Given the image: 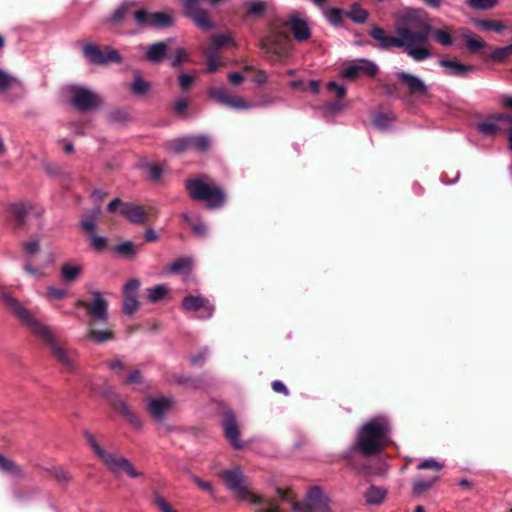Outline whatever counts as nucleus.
Masks as SVG:
<instances>
[{
    "instance_id": "f257e3e1",
    "label": "nucleus",
    "mask_w": 512,
    "mask_h": 512,
    "mask_svg": "<svg viewBox=\"0 0 512 512\" xmlns=\"http://www.w3.org/2000/svg\"><path fill=\"white\" fill-rule=\"evenodd\" d=\"M397 37L388 35L384 29L374 25L369 35L379 42V49L389 50L392 47L402 49L416 62H422L432 57L428 48V31H413L407 26L397 28Z\"/></svg>"
},
{
    "instance_id": "f03ea898",
    "label": "nucleus",
    "mask_w": 512,
    "mask_h": 512,
    "mask_svg": "<svg viewBox=\"0 0 512 512\" xmlns=\"http://www.w3.org/2000/svg\"><path fill=\"white\" fill-rule=\"evenodd\" d=\"M0 298L11 309V311L25 324L34 334L42 338L49 346L52 355L68 370L75 369L74 353L68 352L54 338L50 327L37 320L23 304L6 291H0Z\"/></svg>"
},
{
    "instance_id": "7ed1b4c3",
    "label": "nucleus",
    "mask_w": 512,
    "mask_h": 512,
    "mask_svg": "<svg viewBox=\"0 0 512 512\" xmlns=\"http://www.w3.org/2000/svg\"><path fill=\"white\" fill-rule=\"evenodd\" d=\"M391 426L385 416H376L362 425L356 434L355 443L349 451L342 454L348 458L352 450H358L365 456L380 454L390 442Z\"/></svg>"
},
{
    "instance_id": "20e7f679",
    "label": "nucleus",
    "mask_w": 512,
    "mask_h": 512,
    "mask_svg": "<svg viewBox=\"0 0 512 512\" xmlns=\"http://www.w3.org/2000/svg\"><path fill=\"white\" fill-rule=\"evenodd\" d=\"M185 187L193 200L203 201L209 209L220 208L226 200L225 193L219 186H210L202 179H189Z\"/></svg>"
},
{
    "instance_id": "39448f33",
    "label": "nucleus",
    "mask_w": 512,
    "mask_h": 512,
    "mask_svg": "<svg viewBox=\"0 0 512 512\" xmlns=\"http://www.w3.org/2000/svg\"><path fill=\"white\" fill-rule=\"evenodd\" d=\"M69 103L80 112L96 109L101 104V99L91 89L84 85H70L66 88Z\"/></svg>"
},
{
    "instance_id": "423d86ee",
    "label": "nucleus",
    "mask_w": 512,
    "mask_h": 512,
    "mask_svg": "<svg viewBox=\"0 0 512 512\" xmlns=\"http://www.w3.org/2000/svg\"><path fill=\"white\" fill-rule=\"evenodd\" d=\"M208 96L218 104L227 106L232 109L237 110H246L253 107H260L264 105H269L274 102L273 99L267 100L265 102L249 104L244 101L243 98L239 96H230L227 89L224 87H212L208 90Z\"/></svg>"
},
{
    "instance_id": "0eeeda50",
    "label": "nucleus",
    "mask_w": 512,
    "mask_h": 512,
    "mask_svg": "<svg viewBox=\"0 0 512 512\" xmlns=\"http://www.w3.org/2000/svg\"><path fill=\"white\" fill-rule=\"evenodd\" d=\"M329 508V499L319 486L312 487L306 494L303 504L294 502L293 512H320Z\"/></svg>"
},
{
    "instance_id": "6e6552de",
    "label": "nucleus",
    "mask_w": 512,
    "mask_h": 512,
    "mask_svg": "<svg viewBox=\"0 0 512 512\" xmlns=\"http://www.w3.org/2000/svg\"><path fill=\"white\" fill-rule=\"evenodd\" d=\"M221 477L226 488L234 495L235 498L244 500L252 496L244 483L243 472L240 467H234L221 473Z\"/></svg>"
},
{
    "instance_id": "1a4fd4ad",
    "label": "nucleus",
    "mask_w": 512,
    "mask_h": 512,
    "mask_svg": "<svg viewBox=\"0 0 512 512\" xmlns=\"http://www.w3.org/2000/svg\"><path fill=\"white\" fill-rule=\"evenodd\" d=\"M378 72L377 65L366 58H358L350 61L339 73L340 77L354 81L361 74L373 77Z\"/></svg>"
},
{
    "instance_id": "9d476101",
    "label": "nucleus",
    "mask_w": 512,
    "mask_h": 512,
    "mask_svg": "<svg viewBox=\"0 0 512 512\" xmlns=\"http://www.w3.org/2000/svg\"><path fill=\"white\" fill-rule=\"evenodd\" d=\"M83 54L89 62L97 65L107 63H121L123 58L115 49L107 47L102 51L96 44L87 43L83 46Z\"/></svg>"
},
{
    "instance_id": "9b49d317",
    "label": "nucleus",
    "mask_w": 512,
    "mask_h": 512,
    "mask_svg": "<svg viewBox=\"0 0 512 512\" xmlns=\"http://www.w3.org/2000/svg\"><path fill=\"white\" fill-rule=\"evenodd\" d=\"M211 145V139L208 135H187L173 140L170 150L174 153H180L187 149H193L197 152H206Z\"/></svg>"
},
{
    "instance_id": "f8f14e48",
    "label": "nucleus",
    "mask_w": 512,
    "mask_h": 512,
    "mask_svg": "<svg viewBox=\"0 0 512 512\" xmlns=\"http://www.w3.org/2000/svg\"><path fill=\"white\" fill-rule=\"evenodd\" d=\"M102 462L107 469L116 476H119L121 473H126L130 478L142 476V473L139 472L126 457L116 456L114 453L108 452L102 458Z\"/></svg>"
},
{
    "instance_id": "ddd939ff",
    "label": "nucleus",
    "mask_w": 512,
    "mask_h": 512,
    "mask_svg": "<svg viewBox=\"0 0 512 512\" xmlns=\"http://www.w3.org/2000/svg\"><path fill=\"white\" fill-rule=\"evenodd\" d=\"M182 307L188 312H198V318L208 319L214 313V305L202 296L187 295L182 301Z\"/></svg>"
},
{
    "instance_id": "4468645a",
    "label": "nucleus",
    "mask_w": 512,
    "mask_h": 512,
    "mask_svg": "<svg viewBox=\"0 0 512 512\" xmlns=\"http://www.w3.org/2000/svg\"><path fill=\"white\" fill-rule=\"evenodd\" d=\"M103 395L107 398L109 403L120 410V412L125 416L127 421L136 429H140L143 426L141 419L135 414L129 406L119 398V396L113 391L112 387H107L103 391Z\"/></svg>"
},
{
    "instance_id": "2eb2a0df",
    "label": "nucleus",
    "mask_w": 512,
    "mask_h": 512,
    "mask_svg": "<svg viewBox=\"0 0 512 512\" xmlns=\"http://www.w3.org/2000/svg\"><path fill=\"white\" fill-rule=\"evenodd\" d=\"M14 91L15 96H9L10 101H16L25 94V87L20 79L0 68V95H8Z\"/></svg>"
},
{
    "instance_id": "dca6fc26",
    "label": "nucleus",
    "mask_w": 512,
    "mask_h": 512,
    "mask_svg": "<svg viewBox=\"0 0 512 512\" xmlns=\"http://www.w3.org/2000/svg\"><path fill=\"white\" fill-rule=\"evenodd\" d=\"M92 300L88 304L91 316L98 322L106 324L108 322V302L99 290L91 292Z\"/></svg>"
},
{
    "instance_id": "f3484780",
    "label": "nucleus",
    "mask_w": 512,
    "mask_h": 512,
    "mask_svg": "<svg viewBox=\"0 0 512 512\" xmlns=\"http://www.w3.org/2000/svg\"><path fill=\"white\" fill-rule=\"evenodd\" d=\"M395 76L411 93L420 96L427 94L428 87L420 77L405 71H398L395 73Z\"/></svg>"
},
{
    "instance_id": "a211bd4d",
    "label": "nucleus",
    "mask_w": 512,
    "mask_h": 512,
    "mask_svg": "<svg viewBox=\"0 0 512 512\" xmlns=\"http://www.w3.org/2000/svg\"><path fill=\"white\" fill-rule=\"evenodd\" d=\"M173 400L170 397H156L147 399V409L158 422L165 420L166 413L172 408Z\"/></svg>"
},
{
    "instance_id": "6ab92c4d",
    "label": "nucleus",
    "mask_w": 512,
    "mask_h": 512,
    "mask_svg": "<svg viewBox=\"0 0 512 512\" xmlns=\"http://www.w3.org/2000/svg\"><path fill=\"white\" fill-rule=\"evenodd\" d=\"M288 24L294 35V38L299 42L307 41L311 36V30L305 17L300 13H294L289 16Z\"/></svg>"
},
{
    "instance_id": "aec40b11",
    "label": "nucleus",
    "mask_w": 512,
    "mask_h": 512,
    "mask_svg": "<svg viewBox=\"0 0 512 512\" xmlns=\"http://www.w3.org/2000/svg\"><path fill=\"white\" fill-rule=\"evenodd\" d=\"M224 433L225 437L229 441V443L235 449H241L243 444L240 440V431L235 418V415L232 411H227L225 413V421H224Z\"/></svg>"
},
{
    "instance_id": "412c9836",
    "label": "nucleus",
    "mask_w": 512,
    "mask_h": 512,
    "mask_svg": "<svg viewBox=\"0 0 512 512\" xmlns=\"http://www.w3.org/2000/svg\"><path fill=\"white\" fill-rule=\"evenodd\" d=\"M172 38L152 43L146 48L145 60L152 64H158L164 61L169 50V43Z\"/></svg>"
},
{
    "instance_id": "4be33fe9",
    "label": "nucleus",
    "mask_w": 512,
    "mask_h": 512,
    "mask_svg": "<svg viewBox=\"0 0 512 512\" xmlns=\"http://www.w3.org/2000/svg\"><path fill=\"white\" fill-rule=\"evenodd\" d=\"M120 213L130 223L142 224L147 218V214L144 208L134 202H124L121 204Z\"/></svg>"
},
{
    "instance_id": "5701e85b",
    "label": "nucleus",
    "mask_w": 512,
    "mask_h": 512,
    "mask_svg": "<svg viewBox=\"0 0 512 512\" xmlns=\"http://www.w3.org/2000/svg\"><path fill=\"white\" fill-rule=\"evenodd\" d=\"M33 209L31 202H15L9 205L8 212L17 226H24Z\"/></svg>"
},
{
    "instance_id": "b1692460",
    "label": "nucleus",
    "mask_w": 512,
    "mask_h": 512,
    "mask_svg": "<svg viewBox=\"0 0 512 512\" xmlns=\"http://www.w3.org/2000/svg\"><path fill=\"white\" fill-rule=\"evenodd\" d=\"M439 65L446 69V71L453 76L464 77L470 72H474L477 68L473 65H466L454 60H439Z\"/></svg>"
},
{
    "instance_id": "393cba45",
    "label": "nucleus",
    "mask_w": 512,
    "mask_h": 512,
    "mask_svg": "<svg viewBox=\"0 0 512 512\" xmlns=\"http://www.w3.org/2000/svg\"><path fill=\"white\" fill-rule=\"evenodd\" d=\"M460 36L464 39L466 48L471 53H476L481 51L485 43L478 36H476L469 29L463 28L460 30Z\"/></svg>"
},
{
    "instance_id": "a878e982",
    "label": "nucleus",
    "mask_w": 512,
    "mask_h": 512,
    "mask_svg": "<svg viewBox=\"0 0 512 512\" xmlns=\"http://www.w3.org/2000/svg\"><path fill=\"white\" fill-rule=\"evenodd\" d=\"M421 31H428V36L430 34H433L436 41L445 47H450L453 45L452 36L450 33V29L448 27L446 28H433L431 26H426Z\"/></svg>"
},
{
    "instance_id": "bb28decb",
    "label": "nucleus",
    "mask_w": 512,
    "mask_h": 512,
    "mask_svg": "<svg viewBox=\"0 0 512 512\" xmlns=\"http://www.w3.org/2000/svg\"><path fill=\"white\" fill-rule=\"evenodd\" d=\"M387 490L383 487L370 486L365 492L364 497L368 504L379 505L386 498Z\"/></svg>"
},
{
    "instance_id": "cd10ccee",
    "label": "nucleus",
    "mask_w": 512,
    "mask_h": 512,
    "mask_svg": "<svg viewBox=\"0 0 512 512\" xmlns=\"http://www.w3.org/2000/svg\"><path fill=\"white\" fill-rule=\"evenodd\" d=\"M497 122L502 121L494 120L492 115L487 121L477 123L476 128L478 132L483 136L493 137L501 130V127L497 124Z\"/></svg>"
},
{
    "instance_id": "c85d7f7f",
    "label": "nucleus",
    "mask_w": 512,
    "mask_h": 512,
    "mask_svg": "<svg viewBox=\"0 0 512 512\" xmlns=\"http://www.w3.org/2000/svg\"><path fill=\"white\" fill-rule=\"evenodd\" d=\"M100 207L97 206L93 209V211L91 212V214L82 219L80 221V227L86 231L89 236H91L92 234H95L96 233V222H97V219H98V216L100 215Z\"/></svg>"
},
{
    "instance_id": "c756f323",
    "label": "nucleus",
    "mask_w": 512,
    "mask_h": 512,
    "mask_svg": "<svg viewBox=\"0 0 512 512\" xmlns=\"http://www.w3.org/2000/svg\"><path fill=\"white\" fill-rule=\"evenodd\" d=\"M322 13L333 26H341L343 16L346 15V12L335 7H322Z\"/></svg>"
},
{
    "instance_id": "7c9ffc66",
    "label": "nucleus",
    "mask_w": 512,
    "mask_h": 512,
    "mask_svg": "<svg viewBox=\"0 0 512 512\" xmlns=\"http://www.w3.org/2000/svg\"><path fill=\"white\" fill-rule=\"evenodd\" d=\"M150 23L154 28H168L173 25V17L168 12H155Z\"/></svg>"
},
{
    "instance_id": "2f4dec72",
    "label": "nucleus",
    "mask_w": 512,
    "mask_h": 512,
    "mask_svg": "<svg viewBox=\"0 0 512 512\" xmlns=\"http://www.w3.org/2000/svg\"><path fill=\"white\" fill-rule=\"evenodd\" d=\"M147 298L150 302L155 303L166 297L169 292L167 284H159L146 289Z\"/></svg>"
},
{
    "instance_id": "473e14b6",
    "label": "nucleus",
    "mask_w": 512,
    "mask_h": 512,
    "mask_svg": "<svg viewBox=\"0 0 512 512\" xmlns=\"http://www.w3.org/2000/svg\"><path fill=\"white\" fill-rule=\"evenodd\" d=\"M88 338L96 344H102L115 339L113 332L108 329H91Z\"/></svg>"
},
{
    "instance_id": "72a5a7b5",
    "label": "nucleus",
    "mask_w": 512,
    "mask_h": 512,
    "mask_svg": "<svg viewBox=\"0 0 512 512\" xmlns=\"http://www.w3.org/2000/svg\"><path fill=\"white\" fill-rule=\"evenodd\" d=\"M346 16L351 19L353 22L362 24L368 18V12L363 9L360 4L354 3L350 10L346 12Z\"/></svg>"
},
{
    "instance_id": "f704fd0d",
    "label": "nucleus",
    "mask_w": 512,
    "mask_h": 512,
    "mask_svg": "<svg viewBox=\"0 0 512 512\" xmlns=\"http://www.w3.org/2000/svg\"><path fill=\"white\" fill-rule=\"evenodd\" d=\"M394 121L395 116L393 113H379L373 119L374 125L381 131L388 130Z\"/></svg>"
},
{
    "instance_id": "c9c22d12",
    "label": "nucleus",
    "mask_w": 512,
    "mask_h": 512,
    "mask_svg": "<svg viewBox=\"0 0 512 512\" xmlns=\"http://www.w3.org/2000/svg\"><path fill=\"white\" fill-rule=\"evenodd\" d=\"M81 268L78 265L64 264L61 267V277L65 282H73L80 275Z\"/></svg>"
},
{
    "instance_id": "e433bc0d",
    "label": "nucleus",
    "mask_w": 512,
    "mask_h": 512,
    "mask_svg": "<svg viewBox=\"0 0 512 512\" xmlns=\"http://www.w3.org/2000/svg\"><path fill=\"white\" fill-rule=\"evenodd\" d=\"M494 120H501L506 124L505 134L508 139V148L512 152V115L498 113L493 115Z\"/></svg>"
},
{
    "instance_id": "4c0bfd02",
    "label": "nucleus",
    "mask_w": 512,
    "mask_h": 512,
    "mask_svg": "<svg viewBox=\"0 0 512 512\" xmlns=\"http://www.w3.org/2000/svg\"><path fill=\"white\" fill-rule=\"evenodd\" d=\"M150 84L146 82L141 76H136L131 85V91L136 96H142L149 92Z\"/></svg>"
},
{
    "instance_id": "58836bf2",
    "label": "nucleus",
    "mask_w": 512,
    "mask_h": 512,
    "mask_svg": "<svg viewBox=\"0 0 512 512\" xmlns=\"http://www.w3.org/2000/svg\"><path fill=\"white\" fill-rule=\"evenodd\" d=\"M114 251L123 257L132 259L136 255L135 247L132 241H124L115 246Z\"/></svg>"
},
{
    "instance_id": "ea45409f",
    "label": "nucleus",
    "mask_w": 512,
    "mask_h": 512,
    "mask_svg": "<svg viewBox=\"0 0 512 512\" xmlns=\"http://www.w3.org/2000/svg\"><path fill=\"white\" fill-rule=\"evenodd\" d=\"M192 265L190 258H178L171 263L167 269V273H179L185 270H189Z\"/></svg>"
},
{
    "instance_id": "a19ab883",
    "label": "nucleus",
    "mask_w": 512,
    "mask_h": 512,
    "mask_svg": "<svg viewBox=\"0 0 512 512\" xmlns=\"http://www.w3.org/2000/svg\"><path fill=\"white\" fill-rule=\"evenodd\" d=\"M475 24L478 28L485 31L493 30L497 33H501L504 29L503 23L497 20H477Z\"/></svg>"
},
{
    "instance_id": "79ce46f5",
    "label": "nucleus",
    "mask_w": 512,
    "mask_h": 512,
    "mask_svg": "<svg viewBox=\"0 0 512 512\" xmlns=\"http://www.w3.org/2000/svg\"><path fill=\"white\" fill-rule=\"evenodd\" d=\"M437 476L429 477V478H420L417 479L412 486V490L415 494H421L424 491L428 490L437 480Z\"/></svg>"
},
{
    "instance_id": "37998d69",
    "label": "nucleus",
    "mask_w": 512,
    "mask_h": 512,
    "mask_svg": "<svg viewBox=\"0 0 512 512\" xmlns=\"http://www.w3.org/2000/svg\"><path fill=\"white\" fill-rule=\"evenodd\" d=\"M189 60V55L183 47H178L174 54L170 57L169 63L171 67H180L184 62Z\"/></svg>"
},
{
    "instance_id": "c03bdc74",
    "label": "nucleus",
    "mask_w": 512,
    "mask_h": 512,
    "mask_svg": "<svg viewBox=\"0 0 512 512\" xmlns=\"http://www.w3.org/2000/svg\"><path fill=\"white\" fill-rule=\"evenodd\" d=\"M139 307L138 297L135 295L124 296L122 312L125 315H132Z\"/></svg>"
},
{
    "instance_id": "a18cd8bd",
    "label": "nucleus",
    "mask_w": 512,
    "mask_h": 512,
    "mask_svg": "<svg viewBox=\"0 0 512 512\" xmlns=\"http://www.w3.org/2000/svg\"><path fill=\"white\" fill-rule=\"evenodd\" d=\"M83 436L85 437V439L87 440V442L89 443L91 449L93 450V452L102 460V458L108 453L107 451H105L96 441L95 437L88 431V430H84L83 431Z\"/></svg>"
},
{
    "instance_id": "49530a36",
    "label": "nucleus",
    "mask_w": 512,
    "mask_h": 512,
    "mask_svg": "<svg viewBox=\"0 0 512 512\" xmlns=\"http://www.w3.org/2000/svg\"><path fill=\"white\" fill-rule=\"evenodd\" d=\"M83 436L85 437V439L87 440V442L89 443L91 449L93 450V452L102 460V458L108 453L107 451H105L96 441L95 437L88 431V430H84L83 431Z\"/></svg>"
},
{
    "instance_id": "de8ad7c7",
    "label": "nucleus",
    "mask_w": 512,
    "mask_h": 512,
    "mask_svg": "<svg viewBox=\"0 0 512 512\" xmlns=\"http://www.w3.org/2000/svg\"><path fill=\"white\" fill-rule=\"evenodd\" d=\"M0 469L3 472H7L13 475H19V467L10 459L6 458L3 454H0Z\"/></svg>"
},
{
    "instance_id": "09e8293b",
    "label": "nucleus",
    "mask_w": 512,
    "mask_h": 512,
    "mask_svg": "<svg viewBox=\"0 0 512 512\" xmlns=\"http://www.w3.org/2000/svg\"><path fill=\"white\" fill-rule=\"evenodd\" d=\"M133 17L139 26L151 27L152 13L146 10H137L133 13Z\"/></svg>"
},
{
    "instance_id": "8fccbe9b",
    "label": "nucleus",
    "mask_w": 512,
    "mask_h": 512,
    "mask_svg": "<svg viewBox=\"0 0 512 512\" xmlns=\"http://www.w3.org/2000/svg\"><path fill=\"white\" fill-rule=\"evenodd\" d=\"M143 168L146 170L151 181L158 182L161 179L163 174V168L161 166L147 163L143 165Z\"/></svg>"
},
{
    "instance_id": "3c124183",
    "label": "nucleus",
    "mask_w": 512,
    "mask_h": 512,
    "mask_svg": "<svg viewBox=\"0 0 512 512\" xmlns=\"http://www.w3.org/2000/svg\"><path fill=\"white\" fill-rule=\"evenodd\" d=\"M90 238V245L92 249H94L97 252H101L106 249L107 247V238L104 236H100L97 233L92 234L89 236Z\"/></svg>"
},
{
    "instance_id": "603ef678",
    "label": "nucleus",
    "mask_w": 512,
    "mask_h": 512,
    "mask_svg": "<svg viewBox=\"0 0 512 512\" xmlns=\"http://www.w3.org/2000/svg\"><path fill=\"white\" fill-rule=\"evenodd\" d=\"M140 281L136 278H132L124 284L123 296L135 295L138 297V290L140 288Z\"/></svg>"
},
{
    "instance_id": "864d4df0",
    "label": "nucleus",
    "mask_w": 512,
    "mask_h": 512,
    "mask_svg": "<svg viewBox=\"0 0 512 512\" xmlns=\"http://www.w3.org/2000/svg\"><path fill=\"white\" fill-rule=\"evenodd\" d=\"M498 0H466V3L476 10H488L496 5Z\"/></svg>"
},
{
    "instance_id": "5fc2aeb1",
    "label": "nucleus",
    "mask_w": 512,
    "mask_h": 512,
    "mask_svg": "<svg viewBox=\"0 0 512 512\" xmlns=\"http://www.w3.org/2000/svg\"><path fill=\"white\" fill-rule=\"evenodd\" d=\"M171 381L179 384V385H184V384H188L190 385L192 388L194 389H198L201 387V380L200 379H193V378H190V377H186V376H183V375H179V376H174Z\"/></svg>"
},
{
    "instance_id": "6e6d98bb",
    "label": "nucleus",
    "mask_w": 512,
    "mask_h": 512,
    "mask_svg": "<svg viewBox=\"0 0 512 512\" xmlns=\"http://www.w3.org/2000/svg\"><path fill=\"white\" fill-rule=\"evenodd\" d=\"M68 294V290L64 288H55L53 286H50L47 288L46 291V298L49 301H55L58 299H61L65 297Z\"/></svg>"
},
{
    "instance_id": "4d7b16f0",
    "label": "nucleus",
    "mask_w": 512,
    "mask_h": 512,
    "mask_svg": "<svg viewBox=\"0 0 512 512\" xmlns=\"http://www.w3.org/2000/svg\"><path fill=\"white\" fill-rule=\"evenodd\" d=\"M231 40V37L227 34H218L212 37V47L211 49L213 51H217L218 49L225 46L227 43H229Z\"/></svg>"
},
{
    "instance_id": "13d9d810",
    "label": "nucleus",
    "mask_w": 512,
    "mask_h": 512,
    "mask_svg": "<svg viewBox=\"0 0 512 512\" xmlns=\"http://www.w3.org/2000/svg\"><path fill=\"white\" fill-rule=\"evenodd\" d=\"M191 230L194 234L200 237H205L208 232L205 223L202 221L199 215L195 216V223L192 225Z\"/></svg>"
},
{
    "instance_id": "bf43d9fd",
    "label": "nucleus",
    "mask_w": 512,
    "mask_h": 512,
    "mask_svg": "<svg viewBox=\"0 0 512 512\" xmlns=\"http://www.w3.org/2000/svg\"><path fill=\"white\" fill-rule=\"evenodd\" d=\"M511 54H512V43L507 46L495 49L492 52V57L495 60L501 61Z\"/></svg>"
},
{
    "instance_id": "052dcab7",
    "label": "nucleus",
    "mask_w": 512,
    "mask_h": 512,
    "mask_svg": "<svg viewBox=\"0 0 512 512\" xmlns=\"http://www.w3.org/2000/svg\"><path fill=\"white\" fill-rule=\"evenodd\" d=\"M247 7L250 13L254 15H261L265 11V5L259 0H250L247 2Z\"/></svg>"
},
{
    "instance_id": "680f3d73",
    "label": "nucleus",
    "mask_w": 512,
    "mask_h": 512,
    "mask_svg": "<svg viewBox=\"0 0 512 512\" xmlns=\"http://www.w3.org/2000/svg\"><path fill=\"white\" fill-rule=\"evenodd\" d=\"M191 479L194 481V483L204 491L208 492L210 495H214V488L210 482L201 480L198 476L191 474Z\"/></svg>"
},
{
    "instance_id": "e2e57ef3",
    "label": "nucleus",
    "mask_w": 512,
    "mask_h": 512,
    "mask_svg": "<svg viewBox=\"0 0 512 512\" xmlns=\"http://www.w3.org/2000/svg\"><path fill=\"white\" fill-rule=\"evenodd\" d=\"M442 467H443V465L440 464L439 462L435 461L433 458L425 459V460L421 461L417 466V468L420 470L434 469L436 471H439Z\"/></svg>"
},
{
    "instance_id": "0e129e2a",
    "label": "nucleus",
    "mask_w": 512,
    "mask_h": 512,
    "mask_svg": "<svg viewBox=\"0 0 512 512\" xmlns=\"http://www.w3.org/2000/svg\"><path fill=\"white\" fill-rule=\"evenodd\" d=\"M154 504L161 512H175L169 503L160 495H154Z\"/></svg>"
},
{
    "instance_id": "69168bd1",
    "label": "nucleus",
    "mask_w": 512,
    "mask_h": 512,
    "mask_svg": "<svg viewBox=\"0 0 512 512\" xmlns=\"http://www.w3.org/2000/svg\"><path fill=\"white\" fill-rule=\"evenodd\" d=\"M39 250V241L32 240L29 242L23 243V251L27 256H33Z\"/></svg>"
},
{
    "instance_id": "338daca9",
    "label": "nucleus",
    "mask_w": 512,
    "mask_h": 512,
    "mask_svg": "<svg viewBox=\"0 0 512 512\" xmlns=\"http://www.w3.org/2000/svg\"><path fill=\"white\" fill-rule=\"evenodd\" d=\"M327 88L331 91H334L336 93V96L339 98V99H342L345 97L346 95V88L345 86L343 85H339L337 84L335 81H330L328 84H327Z\"/></svg>"
},
{
    "instance_id": "774afa93",
    "label": "nucleus",
    "mask_w": 512,
    "mask_h": 512,
    "mask_svg": "<svg viewBox=\"0 0 512 512\" xmlns=\"http://www.w3.org/2000/svg\"><path fill=\"white\" fill-rule=\"evenodd\" d=\"M219 67V63H218V60L217 58L215 57L214 54L210 53V54H207V68H206V72L207 73H213L215 72Z\"/></svg>"
}]
</instances>
